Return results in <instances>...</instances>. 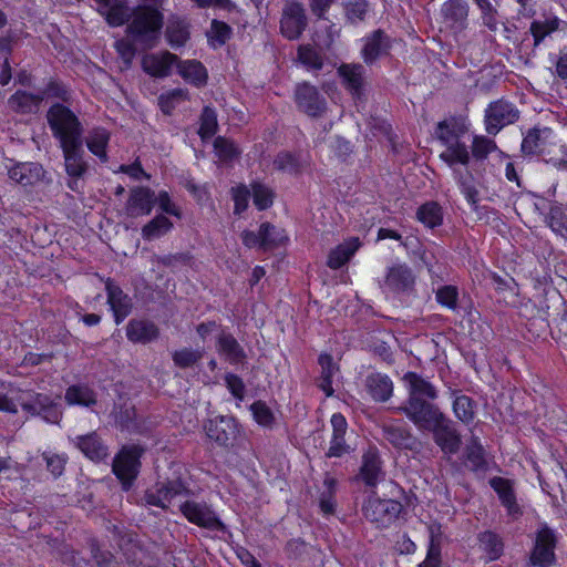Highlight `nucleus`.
<instances>
[{
  "mask_svg": "<svg viewBox=\"0 0 567 567\" xmlns=\"http://www.w3.org/2000/svg\"><path fill=\"white\" fill-rule=\"evenodd\" d=\"M402 380L408 389V399L399 410L420 431H425L444 413L434 403L439 392L430 381L416 372H406Z\"/></svg>",
  "mask_w": 567,
  "mask_h": 567,
  "instance_id": "1",
  "label": "nucleus"
},
{
  "mask_svg": "<svg viewBox=\"0 0 567 567\" xmlns=\"http://www.w3.org/2000/svg\"><path fill=\"white\" fill-rule=\"evenodd\" d=\"M163 27L162 13L152 7H138L132 13L127 24V34L132 41L121 39L115 42V48L125 68H130L136 54L135 44L142 49L155 47Z\"/></svg>",
  "mask_w": 567,
  "mask_h": 567,
  "instance_id": "2",
  "label": "nucleus"
},
{
  "mask_svg": "<svg viewBox=\"0 0 567 567\" xmlns=\"http://www.w3.org/2000/svg\"><path fill=\"white\" fill-rule=\"evenodd\" d=\"M47 122L59 145L83 140L85 130L80 117L62 103H54L49 107Z\"/></svg>",
  "mask_w": 567,
  "mask_h": 567,
  "instance_id": "3",
  "label": "nucleus"
},
{
  "mask_svg": "<svg viewBox=\"0 0 567 567\" xmlns=\"http://www.w3.org/2000/svg\"><path fill=\"white\" fill-rule=\"evenodd\" d=\"M62 151L64 169L68 175L66 186L78 194L84 188V178L89 173L90 165L85 159L84 141H78L59 145Z\"/></svg>",
  "mask_w": 567,
  "mask_h": 567,
  "instance_id": "4",
  "label": "nucleus"
},
{
  "mask_svg": "<svg viewBox=\"0 0 567 567\" xmlns=\"http://www.w3.org/2000/svg\"><path fill=\"white\" fill-rule=\"evenodd\" d=\"M145 449L138 444L124 445L113 460L112 470L122 484L124 491H128L137 478L141 470V457Z\"/></svg>",
  "mask_w": 567,
  "mask_h": 567,
  "instance_id": "5",
  "label": "nucleus"
},
{
  "mask_svg": "<svg viewBox=\"0 0 567 567\" xmlns=\"http://www.w3.org/2000/svg\"><path fill=\"white\" fill-rule=\"evenodd\" d=\"M432 433L434 443L446 455L456 454L462 445V437L456 424L443 413L433 424L425 430Z\"/></svg>",
  "mask_w": 567,
  "mask_h": 567,
  "instance_id": "6",
  "label": "nucleus"
},
{
  "mask_svg": "<svg viewBox=\"0 0 567 567\" xmlns=\"http://www.w3.org/2000/svg\"><path fill=\"white\" fill-rule=\"evenodd\" d=\"M403 506L394 499L370 496L363 505L364 517L379 528L390 526L401 514Z\"/></svg>",
  "mask_w": 567,
  "mask_h": 567,
  "instance_id": "7",
  "label": "nucleus"
},
{
  "mask_svg": "<svg viewBox=\"0 0 567 567\" xmlns=\"http://www.w3.org/2000/svg\"><path fill=\"white\" fill-rule=\"evenodd\" d=\"M280 33L290 41L300 39L308 27V17L301 2L286 1L279 22Z\"/></svg>",
  "mask_w": 567,
  "mask_h": 567,
  "instance_id": "8",
  "label": "nucleus"
},
{
  "mask_svg": "<svg viewBox=\"0 0 567 567\" xmlns=\"http://www.w3.org/2000/svg\"><path fill=\"white\" fill-rule=\"evenodd\" d=\"M188 489L181 478L167 482H157L152 488L145 491L141 498V504L145 506H156L163 509L167 504L178 495L187 494Z\"/></svg>",
  "mask_w": 567,
  "mask_h": 567,
  "instance_id": "9",
  "label": "nucleus"
},
{
  "mask_svg": "<svg viewBox=\"0 0 567 567\" xmlns=\"http://www.w3.org/2000/svg\"><path fill=\"white\" fill-rule=\"evenodd\" d=\"M519 112L513 103L497 100L488 104L485 110V127L491 135H496L503 127L515 123Z\"/></svg>",
  "mask_w": 567,
  "mask_h": 567,
  "instance_id": "10",
  "label": "nucleus"
},
{
  "mask_svg": "<svg viewBox=\"0 0 567 567\" xmlns=\"http://www.w3.org/2000/svg\"><path fill=\"white\" fill-rule=\"evenodd\" d=\"M440 13L444 28L452 34L458 35L467 29L470 6L466 0H446Z\"/></svg>",
  "mask_w": 567,
  "mask_h": 567,
  "instance_id": "11",
  "label": "nucleus"
},
{
  "mask_svg": "<svg viewBox=\"0 0 567 567\" xmlns=\"http://www.w3.org/2000/svg\"><path fill=\"white\" fill-rule=\"evenodd\" d=\"M295 102L298 109L311 117H320L327 111L326 99L318 89L307 82L300 83L295 90Z\"/></svg>",
  "mask_w": 567,
  "mask_h": 567,
  "instance_id": "12",
  "label": "nucleus"
},
{
  "mask_svg": "<svg viewBox=\"0 0 567 567\" xmlns=\"http://www.w3.org/2000/svg\"><path fill=\"white\" fill-rule=\"evenodd\" d=\"M556 534L547 525L539 528L530 555V565L549 567L555 561Z\"/></svg>",
  "mask_w": 567,
  "mask_h": 567,
  "instance_id": "13",
  "label": "nucleus"
},
{
  "mask_svg": "<svg viewBox=\"0 0 567 567\" xmlns=\"http://www.w3.org/2000/svg\"><path fill=\"white\" fill-rule=\"evenodd\" d=\"M337 73L341 79V84L351 94L355 101L364 96L367 85V70L361 63H342Z\"/></svg>",
  "mask_w": 567,
  "mask_h": 567,
  "instance_id": "14",
  "label": "nucleus"
},
{
  "mask_svg": "<svg viewBox=\"0 0 567 567\" xmlns=\"http://www.w3.org/2000/svg\"><path fill=\"white\" fill-rule=\"evenodd\" d=\"M288 241L286 230L269 221L262 223L256 234L250 231V245L262 251H272L286 246Z\"/></svg>",
  "mask_w": 567,
  "mask_h": 567,
  "instance_id": "15",
  "label": "nucleus"
},
{
  "mask_svg": "<svg viewBox=\"0 0 567 567\" xmlns=\"http://www.w3.org/2000/svg\"><path fill=\"white\" fill-rule=\"evenodd\" d=\"M21 408L32 416H41L45 422L58 424L62 417V410L49 395L37 393L31 400L21 404Z\"/></svg>",
  "mask_w": 567,
  "mask_h": 567,
  "instance_id": "16",
  "label": "nucleus"
},
{
  "mask_svg": "<svg viewBox=\"0 0 567 567\" xmlns=\"http://www.w3.org/2000/svg\"><path fill=\"white\" fill-rule=\"evenodd\" d=\"M181 512L193 524L212 530L224 529L223 523L215 513L205 504L186 501L181 505Z\"/></svg>",
  "mask_w": 567,
  "mask_h": 567,
  "instance_id": "17",
  "label": "nucleus"
},
{
  "mask_svg": "<svg viewBox=\"0 0 567 567\" xmlns=\"http://www.w3.org/2000/svg\"><path fill=\"white\" fill-rule=\"evenodd\" d=\"M383 462L377 447L370 446L362 455L359 480L365 486L375 487L384 480Z\"/></svg>",
  "mask_w": 567,
  "mask_h": 567,
  "instance_id": "18",
  "label": "nucleus"
},
{
  "mask_svg": "<svg viewBox=\"0 0 567 567\" xmlns=\"http://www.w3.org/2000/svg\"><path fill=\"white\" fill-rule=\"evenodd\" d=\"M361 58L367 65H373L378 59L388 55L391 49L390 37L381 29L363 38Z\"/></svg>",
  "mask_w": 567,
  "mask_h": 567,
  "instance_id": "19",
  "label": "nucleus"
},
{
  "mask_svg": "<svg viewBox=\"0 0 567 567\" xmlns=\"http://www.w3.org/2000/svg\"><path fill=\"white\" fill-rule=\"evenodd\" d=\"M207 436L220 445H227L237 437L238 426L236 420L229 415H221L208 420L205 424Z\"/></svg>",
  "mask_w": 567,
  "mask_h": 567,
  "instance_id": "20",
  "label": "nucleus"
},
{
  "mask_svg": "<svg viewBox=\"0 0 567 567\" xmlns=\"http://www.w3.org/2000/svg\"><path fill=\"white\" fill-rule=\"evenodd\" d=\"M414 285V276L409 266L398 264L390 267L386 271L384 280L380 282V287L384 291L404 292L410 290Z\"/></svg>",
  "mask_w": 567,
  "mask_h": 567,
  "instance_id": "21",
  "label": "nucleus"
},
{
  "mask_svg": "<svg viewBox=\"0 0 567 567\" xmlns=\"http://www.w3.org/2000/svg\"><path fill=\"white\" fill-rule=\"evenodd\" d=\"M156 199V195L151 188L143 186L134 187L131 189L126 203V213L133 218L150 215Z\"/></svg>",
  "mask_w": 567,
  "mask_h": 567,
  "instance_id": "22",
  "label": "nucleus"
},
{
  "mask_svg": "<svg viewBox=\"0 0 567 567\" xmlns=\"http://www.w3.org/2000/svg\"><path fill=\"white\" fill-rule=\"evenodd\" d=\"M8 175L21 186H32L45 179L47 171L37 162H19L8 169Z\"/></svg>",
  "mask_w": 567,
  "mask_h": 567,
  "instance_id": "23",
  "label": "nucleus"
},
{
  "mask_svg": "<svg viewBox=\"0 0 567 567\" xmlns=\"http://www.w3.org/2000/svg\"><path fill=\"white\" fill-rule=\"evenodd\" d=\"M72 443L93 462H102L109 456V447L96 432L78 435Z\"/></svg>",
  "mask_w": 567,
  "mask_h": 567,
  "instance_id": "24",
  "label": "nucleus"
},
{
  "mask_svg": "<svg viewBox=\"0 0 567 567\" xmlns=\"http://www.w3.org/2000/svg\"><path fill=\"white\" fill-rule=\"evenodd\" d=\"M332 436L330 446L326 453L327 457H341L352 451L351 446L347 444L346 433L348 422L341 413H334L331 416Z\"/></svg>",
  "mask_w": 567,
  "mask_h": 567,
  "instance_id": "25",
  "label": "nucleus"
},
{
  "mask_svg": "<svg viewBox=\"0 0 567 567\" xmlns=\"http://www.w3.org/2000/svg\"><path fill=\"white\" fill-rule=\"evenodd\" d=\"M105 290L107 303L113 311L115 323L120 324L132 312V299L110 279L106 281Z\"/></svg>",
  "mask_w": 567,
  "mask_h": 567,
  "instance_id": "26",
  "label": "nucleus"
},
{
  "mask_svg": "<svg viewBox=\"0 0 567 567\" xmlns=\"http://www.w3.org/2000/svg\"><path fill=\"white\" fill-rule=\"evenodd\" d=\"M159 337V328L147 319H131L126 326V338L133 343L147 344Z\"/></svg>",
  "mask_w": 567,
  "mask_h": 567,
  "instance_id": "27",
  "label": "nucleus"
},
{
  "mask_svg": "<svg viewBox=\"0 0 567 567\" xmlns=\"http://www.w3.org/2000/svg\"><path fill=\"white\" fill-rule=\"evenodd\" d=\"M177 63V55L165 51L161 54H146L142 59L144 72L154 78H166L171 74L172 66Z\"/></svg>",
  "mask_w": 567,
  "mask_h": 567,
  "instance_id": "28",
  "label": "nucleus"
},
{
  "mask_svg": "<svg viewBox=\"0 0 567 567\" xmlns=\"http://www.w3.org/2000/svg\"><path fill=\"white\" fill-rule=\"evenodd\" d=\"M491 487L496 492L502 505L506 508L507 514L513 517L522 515L520 506L516 502V494L512 481L494 476L489 480Z\"/></svg>",
  "mask_w": 567,
  "mask_h": 567,
  "instance_id": "29",
  "label": "nucleus"
},
{
  "mask_svg": "<svg viewBox=\"0 0 567 567\" xmlns=\"http://www.w3.org/2000/svg\"><path fill=\"white\" fill-rule=\"evenodd\" d=\"M43 102V94L18 90L8 99L9 109L18 114H34Z\"/></svg>",
  "mask_w": 567,
  "mask_h": 567,
  "instance_id": "30",
  "label": "nucleus"
},
{
  "mask_svg": "<svg viewBox=\"0 0 567 567\" xmlns=\"http://www.w3.org/2000/svg\"><path fill=\"white\" fill-rule=\"evenodd\" d=\"M365 386L374 401L385 402L393 393V383L389 375L374 372L367 377Z\"/></svg>",
  "mask_w": 567,
  "mask_h": 567,
  "instance_id": "31",
  "label": "nucleus"
},
{
  "mask_svg": "<svg viewBox=\"0 0 567 567\" xmlns=\"http://www.w3.org/2000/svg\"><path fill=\"white\" fill-rule=\"evenodd\" d=\"M84 145L87 150L100 158L101 162L106 163L109 159L106 147L110 142V133L104 127L97 126L89 131L87 135H83Z\"/></svg>",
  "mask_w": 567,
  "mask_h": 567,
  "instance_id": "32",
  "label": "nucleus"
},
{
  "mask_svg": "<svg viewBox=\"0 0 567 567\" xmlns=\"http://www.w3.org/2000/svg\"><path fill=\"white\" fill-rule=\"evenodd\" d=\"M176 68L178 74L188 83L196 87L206 85L208 74L206 68L196 60L179 61L177 59Z\"/></svg>",
  "mask_w": 567,
  "mask_h": 567,
  "instance_id": "33",
  "label": "nucleus"
},
{
  "mask_svg": "<svg viewBox=\"0 0 567 567\" xmlns=\"http://www.w3.org/2000/svg\"><path fill=\"white\" fill-rule=\"evenodd\" d=\"M550 135L551 130L548 127L529 130L522 142L520 150L523 154L528 156L543 154Z\"/></svg>",
  "mask_w": 567,
  "mask_h": 567,
  "instance_id": "34",
  "label": "nucleus"
},
{
  "mask_svg": "<svg viewBox=\"0 0 567 567\" xmlns=\"http://www.w3.org/2000/svg\"><path fill=\"white\" fill-rule=\"evenodd\" d=\"M383 436L396 449L412 450L416 445V439L410 429L399 424L383 426Z\"/></svg>",
  "mask_w": 567,
  "mask_h": 567,
  "instance_id": "35",
  "label": "nucleus"
},
{
  "mask_svg": "<svg viewBox=\"0 0 567 567\" xmlns=\"http://www.w3.org/2000/svg\"><path fill=\"white\" fill-rule=\"evenodd\" d=\"M440 158L451 167L456 164L467 166L471 162V152L466 143L458 137L445 146V151L440 154Z\"/></svg>",
  "mask_w": 567,
  "mask_h": 567,
  "instance_id": "36",
  "label": "nucleus"
},
{
  "mask_svg": "<svg viewBox=\"0 0 567 567\" xmlns=\"http://www.w3.org/2000/svg\"><path fill=\"white\" fill-rule=\"evenodd\" d=\"M250 199L258 210L269 209L276 199L274 187L261 181L250 183Z\"/></svg>",
  "mask_w": 567,
  "mask_h": 567,
  "instance_id": "37",
  "label": "nucleus"
},
{
  "mask_svg": "<svg viewBox=\"0 0 567 567\" xmlns=\"http://www.w3.org/2000/svg\"><path fill=\"white\" fill-rule=\"evenodd\" d=\"M318 363L321 368V373L317 383L318 388L322 390L327 396H331L334 392L332 386L333 377L339 371V368L333 362V358L328 353L320 354Z\"/></svg>",
  "mask_w": 567,
  "mask_h": 567,
  "instance_id": "38",
  "label": "nucleus"
},
{
  "mask_svg": "<svg viewBox=\"0 0 567 567\" xmlns=\"http://www.w3.org/2000/svg\"><path fill=\"white\" fill-rule=\"evenodd\" d=\"M359 246V238H352L349 241L337 246L328 256V267L331 269H339L344 266L358 250Z\"/></svg>",
  "mask_w": 567,
  "mask_h": 567,
  "instance_id": "39",
  "label": "nucleus"
},
{
  "mask_svg": "<svg viewBox=\"0 0 567 567\" xmlns=\"http://www.w3.org/2000/svg\"><path fill=\"white\" fill-rule=\"evenodd\" d=\"M478 547L485 554L487 561L497 560L504 551L502 538L494 532L485 530L478 535Z\"/></svg>",
  "mask_w": 567,
  "mask_h": 567,
  "instance_id": "40",
  "label": "nucleus"
},
{
  "mask_svg": "<svg viewBox=\"0 0 567 567\" xmlns=\"http://www.w3.org/2000/svg\"><path fill=\"white\" fill-rule=\"evenodd\" d=\"M559 19L555 16L545 17L543 20H534L529 32L534 39V49L538 48L546 37L559 29Z\"/></svg>",
  "mask_w": 567,
  "mask_h": 567,
  "instance_id": "41",
  "label": "nucleus"
},
{
  "mask_svg": "<svg viewBox=\"0 0 567 567\" xmlns=\"http://www.w3.org/2000/svg\"><path fill=\"white\" fill-rule=\"evenodd\" d=\"M465 457L467 466L473 472H485L487 470V461L485 450L478 437L474 436L465 447Z\"/></svg>",
  "mask_w": 567,
  "mask_h": 567,
  "instance_id": "42",
  "label": "nucleus"
},
{
  "mask_svg": "<svg viewBox=\"0 0 567 567\" xmlns=\"http://www.w3.org/2000/svg\"><path fill=\"white\" fill-rule=\"evenodd\" d=\"M250 412L255 422L265 430H272L277 425L274 410L265 401L258 400L250 404Z\"/></svg>",
  "mask_w": 567,
  "mask_h": 567,
  "instance_id": "43",
  "label": "nucleus"
},
{
  "mask_svg": "<svg viewBox=\"0 0 567 567\" xmlns=\"http://www.w3.org/2000/svg\"><path fill=\"white\" fill-rule=\"evenodd\" d=\"M297 61L310 71H320L323 68L321 53L311 44H300L298 47Z\"/></svg>",
  "mask_w": 567,
  "mask_h": 567,
  "instance_id": "44",
  "label": "nucleus"
},
{
  "mask_svg": "<svg viewBox=\"0 0 567 567\" xmlns=\"http://www.w3.org/2000/svg\"><path fill=\"white\" fill-rule=\"evenodd\" d=\"M416 217L426 227L434 228L442 225L443 210L436 202H427L419 207Z\"/></svg>",
  "mask_w": 567,
  "mask_h": 567,
  "instance_id": "45",
  "label": "nucleus"
},
{
  "mask_svg": "<svg viewBox=\"0 0 567 567\" xmlns=\"http://www.w3.org/2000/svg\"><path fill=\"white\" fill-rule=\"evenodd\" d=\"M173 223L164 215H157L142 228V236L145 240L157 239L167 234Z\"/></svg>",
  "mask_w": 567,
  "mask_h": 567,
  "instance_id": "46",
  "label": "nucleus"
},
{
  "mask_svg": "<svg viewBox=\"0 0 567 567\" xmlns=\"http://www.w3.org/2000/svg\"><path fill=\"white\" fill-rule=\"evenodd\" d=\"M189 38L188 27L184 20L172 19L166 28V39L171 47H183Z\"/></svg>",
  "mask_w": 567,
  "mask_h": 567,
  "instance_id": "47",
  "label": "nucleus"
},
{
  "mask_svg": "<svg viewBox=\"0 0 567 567\" xmlns=\"http://www.w3.org/2000/svg\"><path fill=\"white\" fill-rule=\"evenodd\" d=\"M218 350L230 362H239L245 358L243 348L237 340L229 333L223 332L218 338Z\"/></svg>",
  "mask_w": 567,
  "mask_h": 567,
  "instance_id": "48",
  "label": "nucleus"
},
{
  "mask_svg": "<svg viewBox=\"0 0 567 567\" xmlns=\"http://www.w3.org/2000/svg\"><path fill=\"white\" fill-rule=\"evenodd\" d=\"M65 401L70 404H79L83 406H91L96 403L95 393L84 385H72L66 389Z\"/></svg>",
  "mask_w": 567,
  "mask_h": 567,
  "instance_id": "49",
  "label": "nucleus"
},
{
  "mask_svg": "<svg viewBox=\"0 0 567 567\" xmlns=\"http://www.w3.org/2000/svg\"><path fill=\"white\" fill-rule=\"evenodd\" d=\"M464 134L463 127L458 126L455 120H444L437 123L435 127V137L447 146Z\"/></svg>",
  "mask_w": 567,
  "mask_h": 567,
  "instance_id": "50",
  "label": "nucleus"
},
{
  "mask_svg": "<svg viewBox=\"0 0 567 567\" xmlns=\"http://www.w3.org/2000/svg\"><path fill=\"white\" fill-rule=\"evenodd\" d=\"M475 408V401L467 395L461 394L454 398L453 412L455 416L465 424H468L474 420Z\"/></svg>",
  "mask_w": 567,
  "mask_h": 567,
  "instance_id": "51",
  "label": "nucleus"
},
{
  "mask_svg": "<svg viewBox=\"0 0 567 567\" xmlns=\"http://www.w3.org/2000/svg\"><path fill=\"white\" fill-rule=\"evenodd\" d=\"M546 223L556 235L567 239V214L560 205L550 206Z\"/></svg>",
  "mask_w": 567,
  "mask_h": 567,
  "instance_id": "52",
  "label": "nucleus"
},
{
  "mask_svg": "<svg viewBox=\"0 0 567 567\" xmlns=\"http://www.w3.org/2000/svg\"><path fill=\"white\" fill-rule=\"evenodd\" d=\"M456 183L461 189V193L466 198L467 203L475 210L477 208V203L480 200V193L477 188L472 183V175L470 174L467 177L464 176L458 169L453 171Z\"/></svg>",
  "mask_w": 567,
  "mask_h": 567,
  "instance_id": "53",
  "label": "nucleus"
},
{
  "mask_svg": "<svg viewBox=\"0 0 567 567\" xmlns=\"http://www.w3.org/2000/svg\"><path fill=\"white\" fill-rule=\"evenodd\" d=\"M495 151H497L495 141L484 135H475L473 137L471 157L475 161H485L488 155Z\"/></svg>",
  "mask_w": 567,
  "mask_h": 567,
  "instance_id": "54",
  "label": "nucleus"
},
{
  "mask_svg": "<svg viewBox=\"0 0 567 567\" xmlns=\"http://www.w3.org/2000/svg\"><path fill=\"white\" fill-rule=\"evenodd\" d=\"M199 123L200 126L198 134L200 135L202 140L213 137L218 128L216 111L210 106H205L202 111Z\"/></svg>",
  "mask_w": 567,
  "mask_h": 567,
  "instance_id": "55",
  "label": "nucleus"
},
{
  "mask_svg": "<svg viewBox=\"0 0 567 567\" xmlns=\"http://www.w3.org/2000/svg\"><path fill=\"white\" fill-rule=\"evenodd\" d=\"M101 13L105 16L107 23L113 27L122 25L128 21L123 0L102 6Z\"/></svg>",
  "mask_w": 567,
  "mask_h": 567,
  "instance_id": "56",
  "label": "nucleus"
},
{
  "mask_svg": "<svg viewBox=\"0 0 567 567\" xmlns=\"http://www.w3.org/2000/svg\"><path fill=\"white\" fill-rule=\"evenodd\" d=\"M343 7L346 18L352 24L362 22L369 10L367 0H346Z\"/></svg>",
  "mask_w": 567,
  "mask_h": 567,
  "instance_id": "57",
  "label": "nucleus"
},
{
  "mask_svg": "<svg viewBox=\"0 0 567 567\" xmlns=\"http://www.w3.org/2000/svg\"><path fill=\"white\" fill-rule=\"evenodd\" d=\"M173 362L181 369H187L196 365L203 359V352L192 348H183L172 355Z\"/></svg>",
  "mask_w": 567,
  "mask_h": 567,
  "instance_id": "58",
  "label": "nucleus"
},
{
  "mask_svg": "<svg viewBox=\"0 0 567 567\" xmlns=\"http://www.w3.org/2000/svg\"><path fill=\"white\" fill-rule=\"evenodd\" d=\"M187 99V91L182 89H174L167 93H163L158 96V105L162 112L169 115L176 105Z\"/></svg>",
  "mask_w": 567,
  "mask_h": 567,
  "instance_id": "59",
  "label": "nucleus"
},
{
  "mask_svg": "<svg viewBox=\"0 0 567 567\" xmlns=\"http://www.w3.org/2000/svg\"><path fill=\"white\" fill-rule=\"evenodd\" d=\"M435 298L441 306L451 310H456L458 302V289L452 285L442 286L437 288Z\"/></svg>",
  "mask_w": 567,
  "mask_h": 567,
  "instance_id": "60",
  "label": "nucleus"
},
{
  "mask_svg": "<svg viewBox=\"0 0 567 567\" xmlns=\"http://www.w3.org/2000/svg\"><path fill=\"white\" fill-rule=\"evenodd\" d=\"M135 417L136 412L134 406L130 405H120L114 410V420L115 424L121 427V430H131L135 426Z\"/></svg>",
  "mask_w": 567,
  "mask_h": 567,
  "instance_id": "61",
  "label": "nucleus"
},
{
  "mask_svg": "<svg viewBox=\"0 0 567 567\" xmlns=\"http://www.w3.org/2000/svg\"><path fill=\"white\" fill-rule=\"evenodd\" d=\"M441 565V547L434 539V527H430V544L425 559L419 564V567H440Z\"/></svg>",
  "mask_w": 567,
  "mask_h": 567,
  "instance_id": "62",
  "label": "nucleus"
},
{
  "mask_svg": "<svg viewBox=\"0 0 567 567\" xmlns=\"http://www.w3.org/2000/svg\"><path fill=\"white\" fill-rule=\"evenodd\" d=\"M274 165L277 169L289 174H297L300 169L299 159L290 152L279 153L274 161Z\"/></svg>",
  "mask_w": 567,
  "mask_h": 567,
  "instance_id": "63",
  "label": "nucleus"
},
{
  "mask_svg": "<svg viewBox=\"0 0 567 567\" xmlns=\"http://www.w3.org/2000/svg\"><path fill=\"white\" fill-rule=\"evenodd\" d=\"M42 457L47 463V470L54 476L59 477L63 474L68 457L61 454L43 452Z\"/></svg>",
  "mask_w": 567,
  "mask_h": 567,
  "instance_id": "64",
  "label": "nucleus"
}]
</instances>
